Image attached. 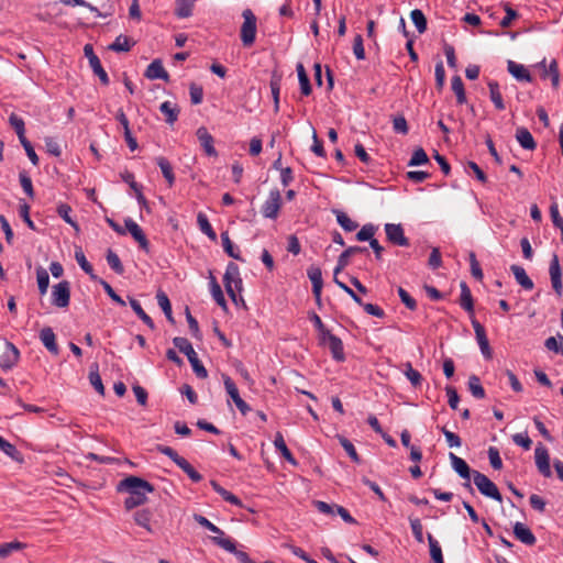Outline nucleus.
<instances>
[{
	"instance_id": "obj_21",
	"label": "nucleus",
	"mask_w": 563,
	"mask_h": 563,
	"mask_svg": "<svg viewBox=\"0 0 563 563\" xmlns=\"http://www.w3.org/2000/svg\"><path fill=\"white\" fill-rule=\"evenodd\" d=\"M145 77L148 79H162L166 82L169 81V75L163 67L161 59H154L145 70Z\"/></svg>"
},
{
	"instance_id": "obj_32",
	"label": "nucleus",
	"mask_w": 563,
	"mask_h": 563,
	"mask_svg": "<svg viewBox=\"0 0 563 563\" xmlns=\"http://www.w3.org/2000/svg\"><path fill=\"white\" fill-rule=\"evenodd\" d=\"M153 517L152 510L145 508L134 512L133 518L137 526L146 529L148 532H153L151 527V519Z\"/></svg>"
},
{
	"instance_id": "obj_13",
	"label": "nucleus",
	"mask_w": 563,
	"mask_h": 563,
	"mask_svg": "<svg viewBox=\"0 0 563 563\" xmlns=\"http://www.w3.org/2000/svg\"><path fill=\"white\" fill-rule=\"evenodd\" d=\"M471 323L474 329L476 341L479 345L483 356L486 360H490L493 357V350L489 345V341L487 339L485 328L475 318H472Z\"/></svg>"
},
{
	"instance_id": "obj_47",
	"label": "nucleus",
	"mask_w": 563,
	"mask_h": 563,
	"mask_svg": "<svg viewBox=\"0 0 563 563\" xmlns=\"http://www.w3.org/2000/svg\"><path fill=\"white\" fill-rule=\"evenodd\" d=\"M89 382L90 384L92 385V387L96 389V391L100 395H104V386L102 384V379H101V376L99 374V371H98V364L95 363L91 367H90V372H89Z\"/></svg>"
},
{
	"instance_id": "obj_58",
	"label": "nucleus",
	"mask_w": 563,
	"mask_h": 563,
	"mask_svg": "<svg viewBox=\"0 0 563 563\" xmlns=\"http://www.w3.org/2000/svg\"><path fill=\"white\" fill-rule=\"evenodd\" d=\"M338 439H339L340 444L344 449V451L351 457V460L355 463H361V457L357 454L353 443L349 439H346L345 437H342V435H339Z\"/></svg>"
},
{
	"instance_id": "obj_14",
	"label": "nucleus",
	"mask_w": 563,
	"mask_h": 563,
	"mask_svg": "<svg viewBox=\"0 0 563 563\" xmlns=\"http://www.w3.org/2000/svg\"><path fill=\"white\" fill-rule=\"evenodd\" d=\"M385 233L388 242L397 246H409V239L406 238L404 228L400 223H386Z\"/></svg>"
},
{
	"instance_id": "obj_5",
	"label": "nucleus",
	"mask_w": 563,
	"mask_h": 563,
	"mask_svg": "<svg viewBox=\"0 0 563 563\" xmlns=\"http://www.w3.org/2000/svg\"><path fill=\"white\" fill-rule=\"evenodd\" d=\"M70 302V283L62 280L52 287V305L57 308H67Z\"/></svg>"
},
{
	"instance_id": "obj_39",
	"label": "nucleus",
	"mask_w": 563,
	"mask_h": 563,
	"mask_svg": "<svg viewBox=\"0 0 563 563\" xmlns=\"http://www.w3.org/2000/svg\"><path fill=\"white\" fill-rule=\"evenodd\" d=\"M221 241H222V246H223V250L224 252L232 258L234 260H238V261H244L241 255H240V252L239 250L234 246V244L232 243L230 236H229V232L228 231H224L221 233Z\"/></svg>"
},
{
	"instance_id": "obj_26",
	"label": "nucleus",
	"mask_w": 563,
	"mask_h": 563,
	"mask_svg": "<svg viewBox=\"0 0 563 563\" xmlns=\"http://www.w3.org/2000/svg\"><path fill=\"white\" fill-rule=\"evenodd\" d=\"M155 162L166 179L168 187H173L176 178L170 162L164 156L156 157Z\"/></svg>"
},
{
	"instance_id": "obj_37",
	"label": "nucleus",
	"mask_w": 563,
	"mask_h": 563,
	"mask_svg": "<svg viewBox=\"0 0 563 563\" xmlns=\"http://www.w3.org/2000/svg\"><path fill=\"white\" fill-rule=\"evenodd\" d=\"M75 260L80 266V268L89 275L90 279L97 280V275L93 274L92 265L87 261L82 250L80 247L76 249L75 251Z\"/></svg>"
},
{
	"instance_id": "obj_48",
	"label": "nucleus",
	"mask_w": 563,
	"mask_h": 563,
	"mask_svg": "<svg viewBox=\"0 0 563 563\" xmlns=\"http://www.w3.org/2000/svg\"><path fill=\"white\" fill-rule=\"evenodd\" d=\"M307 275L312 284V291L313 290H322L323 287V280H322V272L317 266H311L307 269Z\"/></svg>"
},
{
	"instance_id": "obj_11",
	"label": "nucleus",
	"mask_w": 563,
	"mask_h": 563,
	"mask_svg": "<svg viewBox=\"0 0 563 563\" xmlns=\"http://www.w3.org/2000/svg\"><path fill=\"white\" fill-rule=\"evenodd\" d=\"M211 541L213 544L233 553L241 563H256L246 552L238 550L234 541L230 538L211 537Z\"/></svg>"
},
{
	"instance_id": "obj_34",
	"label": "nucleus",
	"mask_w": 563,
	"mask_h": 563,
	"mask_svg": "<svg viewBox=\"0 0 563 563\" xmlns=\"http://www.w3.org/2000/svg\"><path fill=\"white\" fill-rule=\"evenodd\" d=\"M451 88L456 96L457 104L466 103V93L464 89V84L462 78L459 75L452 77Z\"/></svg>"
},
{
	"instance_id": "obj_40",
	"label": "nucleus",
	"mask_w": 563,
	"mask_h": 563,
	"mask_svg": "<svg viewBox=\"0 0 563 563\" xmlns=\"http://www.w3.org/2000/svg\"><path fill=\"white\" fill-rule=\"evenodd\" d=\"M197 223L202 233H205L211 241H217V233L203 212H199L197 214Z\"/></svg>"
},
{
	"instance_id": "obj_62",
	"label": "nucleus",
	"mask_w": 563,
	"mask_h": 563,
	"mask_svg": "<svg viewBox=\"0 0 563 563\" xmlns=\"http://www.w3.org/2000/svg\"><path fill=\"white\" fill-rule=\"evenodd\" d=\"M410 527L413 533V537L418 543H423V527L419 518L409 517Z\"/></svg>"
},
{
	"instance_id": "obj_30",
	"label": "nucleus",
	"mask_w": 563,
	"mask_h": 563,
	"mask_svg": "<svg viewBox=\"0 0 563 563\" xmlns=\"http://www.w3.org/2000/svg\"><path fill=\"white\" fill-rule=\"evenodd\" d=\"M210 484L213 490L218 493L225 501L238 507H243L242 500L238 496L222 487L217 481H211Z\"/></svg>"
},
{
	"instance_id": "obj_50",
	"label": "nucleus",
	"mask_w": 563,
	"mask_h": 563,
	"mask_svg": "<svg viewBox=\"0 0 563 563\" xmlns=\"http://www.w3.org/2000/svg\"><path fill=\"white\" fill-rule=\"evenodd\" d=\"M410 18L412 23L415 24L417 31L422 34L427 31V18L424 13L420 9H413L410 12Z\"/></svg>"
},
{
	"instance_id": "obj_20",
	"label": "nucleus",
	"mask_w": 563,
	"mask_h": 563,
	"mask_svg": "<svg viewBox=\"0 0 563 563\" xmlns=\"http://www.w3.org/2000/svg\"><path fill=\"white\" fill-rule=\"evenodd\" d=\"M461 294L459 303L470 314L471 319L474 318V299L470 287L465 282L460 284Z\"/></svg>"
},
{
	"instance_id": "obj_35",
	"label": "nucleus",
	"mask_w": 563,
	"mask_h": 563,
	"mask_svg": "<svg viewBox=\"0 0 563 563\" xmlns=\"http://www.w3.org/2000/svg\"><path fill=\"white\" fill-rule=\"evenodd\" d=\"M129 303L132 308V310L136 313V316L148 327L151 328L152 330L155 328V324H154V321L152 320V318L144 311V309L142 308L141 303L132 298V297H129Z\"/></svg>"
},
{
	"instance_id": "obj_31",
	"label": "nucleus",
	"mask_w": 563,
	"mask_h": 563,
	"mask_svg": "<svg viewBox=\"0 0 563 563\" xmlns=\"http://www.w3.org/2000/svg\"><path fill=\"white\" fill-rule=\"evenodd\" d=\"M489 97L497 110H505L506 106L499 89V85L495 80L488 81Z\"/></svg>"
},
{
	"instance_id": "obj_57",
	"label": "nucleus",
	"mask_w": 563,
	"mask_h": 563,
	"mask_svg": "<svg viewBox=\"0 0 563 563\" xmlns=\"http://www.w3.org/2000/svg\"><path fill=\"white\" fill-rule=\"evenodd\" d=\"M10 125L14 129L19 141H22L25 137V124L22 118L18 117L16 114L12 113L9 118Z\"/></svg>"
},
{
	"instance_id": "obj_24",
	"label": "nucleus",
	"mask_w": 563,
	"mask_h": 563,
	"mask_svg": "<svg viewBox=\"0 0 563 563\" xmlns=\"http://www.w3.org/2000/svg\"><path fill=\"white\" fill-rule=\"evenodd\" d=\"M515 537L526 545H533L537 539L532 531L523 523L516 522L514 526Z\"/></svg>"
},
{
	"instance_id": "obj_29",
	"label": "nucleus",
	"mask_w": 563,
	"mask_h": 563,
	"mask_svg": "<svg viewBox=\"0 0 563 563\" xmlns=\"http://www.w3.org/2000/svg\"><path fill=\"white\" fill-rule=\"evenodd\" d=\"M274 445H275L276 450L282 454V456L286 461H288L292 465L298 464L297 460L294 457L292 453L287 448L284 437L280 432L276 433L275 440H274Z\"/></svg>"
},
{
	"instance_id": "obj_42",
	"label": "nucleus",
	"mask_w": 563,
	"mask_h": 563,
	"mask_svg": "<svg viewBox=\"0 0 563 563\" xmlns=\"http://www.w3.org/2000/svg\"><path fill=\"white\" fill-rule=\"evenodd\" d=\"M333 212L335 213L338 223L344 231L353 232L357 229L358 223L353 221L345 212L341 210H334Z\"/></svg>"
},
{
	"instance_id": "obj_8",
	"label": "nucleus",
	"mask_w": 563,
	"mask_h": 563,
	"mask_svg": "<svg viewBox=\"0 0 563 563\" xmlns=\"http://www.w3.org/2000/svg\"><path fill=\"white\" fill-rule=\"evenodd\" d=\"M449 459L451 461V465H452L453 470L459 474V476L462 477L463 479H466V482L463 484V486L471 494H474V488L472 487V485L470 483V478H471V476L473 477L474 470H471L468 464L463 459L459 457L457 455H455L452 452L449 454Z\"/></svg>"
},
{
	"instance_id": "obj_46",
	"label": "nucleus",
	"mask_w": 563,
	"mask_h": 563,
	"mask_svg": "<svg viewBox=\"0 0 563 563\" xmlns=\"http://www.w3.org/2000/svg\"><path fill=\"white\" fill-rule=\"evenodd\" d=\"M428 543L432 562L444 563L441 547L431 533H428Z\"/></svg>"
},
{
	"instance_id": "obj_49",
	"label": "nucleus",
	"mask_w": 563,
	"mask_h": 563,
	"mask_svg": "<svg viewBox=\"0 0 563 563\" xmlns=\"http://www.w3.org/2000/svg\"><path fill=\"white\" fill-rule=\"evenodd\" d=\"M194 520L201 527L208 529L210 532L212 533H216L217 536L216 537H221V538H225L224 537V532L219 528L217 527L216 525H213L209 519H207L205 516L202 515H199V514H194Z\"/></svg>"
},
{
	"instance_id": "obj_60",
	"label": "nucleus",
	"mask_w": 563,
	"mask_h": 563,
	"mask_svg": "<svg viewBox=\"0 0 563 563\" xmlns=\"http://www.w3.org/2000/svg\"><path fill=\"white\" fill-rule=\"evenodd\" d=\"M19 179L23 191L31 198L34 199L35 192L33 189V184L31 177L27 175L25 170L20 172Z\"/></svg>"
},
{
	"instance_id": "obj_38",
	"label": "nucleus",
	"mask_w": 563,
	"mask_h": 563,
	"mask_svg": "<svg viewBox=\"0 0 563 563\" xmlns=\"http://www.w3.org/2000/svg\"><path fill=\"white\" fill-rule=\"evenodd\" d=\"M134 43H131L129 36L120 34L115 37L114 42L108 46L110 51L117 53L129 52Z\"/></svg>"
},
{
	"instance_id": "obj_54",
	"label": "nucleus",
	"mask_w": 563,
	"mask_h": 563,
	"mask_svg": "<svg viewBox=\"0 0 563 563\" xmlns=\"http://www.w3.org/2000/svg\"><path fill=\"white\" fill-rule=\"evenodd\" d=\"M280 77L274 75L271 79L269 87L274 100V112L279 111V93H280Z\"/></svg>"
},
{
	"instance_id": "obj_3",
	"label": "nucleus",
	"mask_w": 563,
	"mask_h": 563,
	"mask_svg": "<svg viewBox=\"0 0 563 563\" xmlns=\"http://www.w3.org/2000/svg\"><path fill=\"white\" fill-rule=\"evenodd\" d=\"M473 481L482 495L499 503L503 501V496L498 487L485 474L478 471H473Z\"/></svg>"
},
{
	"instance_id": "obj_19",
	"label": "nucleus",
	"mask_w": 563,
	"mask_h": 563,
	"mask_svg": "<svg viewBox=\"0 0 563 563\" xmlns=\"http://www.w3.org/2000/svg\"><path fill=\"white\" fill-rule=\"evenodd\" d=\"M366 252H367V247H365V246H358V245L349 246L345 251H343L339 255L338 263H336V266L333 272V277H338V274L349 265L350 257L352 255L366 253Z\"/></svg>"
},
{
	"instance_id": "obj_4",
	"label": "nucleus",
	"mask_w": 563,
	"mask_h": 563,
	"mask_svg": "<svg viewBox=\"0 0 563 563\" xmlns=\"http://www.w3.org/2000/svg\"><path fill=\"white\" fill-rule=\"evenodd\" d=\"M244 22L241 26V41L245 47H250L254 44L256 38V16L251 9H245L242 12Z\"/></svg>"
},
{
	"instance_id": "obj_10",
	"label": "nucleus",
	"mask_w": 563,
	"mask_h": 563,
	"mask_svg": "<svg viewBox=\"0 0 563 563\" xmlns=\"http://www.w3.org/2000/svg\"><path fill=\"white\" fill-rule=\"evenodd\" d=\"M282 207V195L278 189L269 191L267 200L262 206V213L265 218L276 219Z\"/></svg>"
},
{
	"instance_id": "obj_15",
	"label": "nucleus",
	"mask_w": 563,
	"mask_h": 563,
	"mask_svg": "<svg viewBox=\"0 0 563 563\" xmlns=\"http://www.w3.org/2000/svg\"><path fill=\"white\" fill-rule=\"evenodd\" d=\"M549 274L554 292L561 297L563 294L562 268L560 265L559 256L556 254L552 255Z\"/></svg>"
},
{
	"instance_id": "obj_27",
	"label": "nucleus",
	"mask_w": 563,
	"mask_h": 563,
	"mask_svg": "<svg viewBox=\"0 0 563 563\" xmlns=\"http://www.w3.org/2000/svg\"><path fill=\"white\" fill-rule=\"evenodd\" d=\"M510 271L512 272L516 282L526 290H531L534 286L532 279L527 275L523 267L519 265H511Z\"/></svg>"
},
{
	"instance_id": "obj_9",
	"label": "nucleus",
	"mask_w": 563,
	"mask_h": 563,
	"mask_svg": "<svg viewBox=\"0 0 563 563\" xmlns=\"http://www.w3.org/2000/svg\"><path fill=\"white\" fill-rule=\"evenodd\" d=\"M222 378H223L224 388H225L228 395L233 400V402L235 404V406L240 410V412L243 416H245L249 411H251L250 406L241 398L239 389H238L235 383L233 382V379L227 374H223Z\"/></svg>"
},
{
	"instance_id": "obj_43",
	"label": "nucleus",
	"mask_w": 563,
	"mask_h": 563,
	"mask_svg": "<svg viewBox=\"0 0 563 563\" xmlns=\"http://www.w3.org/2000/svg\"><path fill=\"white\" fill-rule=\"evenodd\" d=\"M468 390L473 395V397L477 399H483L486 396L485 389L481 384L479 377L476 375H471L467 382Z\"/></svg>"
},
{
	"instance_id": "obj_33",
	"label": "nucleus",
	"mask_w": 563,
	"mask_h": 563,
	"mask_svg": "<svg viewBox=\"0 0 563 563\" xmlns=\"http://www.w3.org/2000/svg\"><path fill=\"white\" fill-rule=\"evenodd\" d=\"M159 110L166 117V123L172 125L178 120L179 109L177 108L176 104H173L170 101H164L159 106Z\"/></svg>"
},
{
	"instance_id": "obj_53",
	"label": "nucleus",
	"mask_w": 563,
	"mask_h": 563,
	"mask_svg": "<svg viewBox=\"0 0 563 563\" xmlns=\"http://www.w3.org/2000/svg\"><path fill=\"white\" fill-rule=\"evenodd\" d=\"M177 466L181 468L194 483L202 481V475L196 471L185 457L177 464Z\"/></svg>"
},
{
	"instance_id": "obj_17",
	"label": "nucleus",
	"mask_w": 563,
	"mask_h": 563,
	"mask_svg": "<svg viewBox=\"0 0 563 563\" xmlns=\"http://www.w3.org/2000/svg\"><path fill=\"white\" fill-rule=\"evenodd\" d=\"M536 465L540 474L544 477H551L552 472L550 467V456L545 446L541 443L536 448L534 451Z\"/></svg>"
},
{
	"instance_id": "obj_2",
	"label": "nucleus",
	"mask_w": 563,
	"mask_h": 563,
	"mask_svg": "<svg viewBox=\"0 0 563 563\" xmlns=\"http://www.w3.org/2000/svg\"><path fill=\"white\" fill-rule=\"evenodd\" d=\"M174 345L184 353L189 363L191 364L192 371L199 378H207L208 377V371L202 365V363L199 361L197 353L195 352L191 343L188 341V339L183 336H176L173 339Z\"/></svg>"
},
{
	"instance_id": "obj_16",
	"label": "nucleus",
	"mask_w": 563,
	"mask_h": 563,
	"mask_svg": "<svg viewBox=\"0 0 563 563\" xmlns=\"http://www.w3.org/2000/svg\"><path fill=\"white\" fill-rule=\"evenodd\" d=\"M124 224H125L126 231L130 232L132 238L139 243L140 247L143 251H145L146 253H148L150 252V242H148L145 233L141 229V227L135 221H133L131 218L125 219Z\"/></svg>"
},
{
	"instance_id": "obj_7",
	"label": "nucleus",
	"mask_w": 563,
	"mask_h": 563,
	"mask_svg": "<svg viewBox=\"0 0 563 563\" xmlns=\"http://www.w3.org/2000/svg\"><path fill=\"white\" fill-rule=\"evenodd\" d=\"M85 56L88 58L89 65L96 76L100 79V82L104 86H108L110 80L107 71L101 65L99 57L95 54L93 47L91 44H86L84 46Z\"/></svg>"
},
{
	"instance_id": "obj_22",
	"label": "nucleus",
	"mask_w": 563,
	"mask_h": 563,
	"mask_svg": "<svg viewBox=\"0 0 563 563\" xmlns=\"http://www.w3.org/2000/svg\"><path fill=\"white\" fill-rule=\"evenodd\" d=\"M196 135L207 155H209V156L218 155V153L213 146V142H214L213 136L208 132L207 128H205V126L198 128Z\"/></svg>"
},
{
	"instance_id": "obj_41",
	"label": "nucleus",
	"mask_w": 563,
	"mask_h": 563,
	"mask_svg": "<svg viewBox=\"0 0 563 563\" xmlns=\"http://www.w3.org/2000/svg\"><path fill=\"white\" fill-rule=\"evenodd\" d=\"M297 74L301 93L303 96H309L312 91L310 79L306 73L303 65L300 63L297 65Z\"/></svg>"
},
{
	"instance_id": "obj_56",
	"label": "nucleus",
	"mask_w": 563,
	"mask_h": 563,
	"mask_svg": "<svg viewBox=\"0 0 563 563\" xmlns=\"http://www.w3.org/2000/svg\"><path fill=\"white\" fill-rule=\"evenodd\" d=\"M57 214L73 228L78 230V223L70 217L71 207L67 203H59L56 209Z\"/></svg>"
},
{
	"instance_id": "obj_59",
	"label": "nucleus",
	"mask_w": 563,
	"mask_h": 563,
	"mask_svg": "<svg viewBox=\"0 0 563 563\" xmlns=\"http://www.w3.org/2000/svg\"><path fill=\"white\" fill-rule=\"evenodd\" d=\"M429 163V157L422 147H418L413 151L412 156L408 163V166H420Z\"/></svg>"
},
{
	"instance_id": "obj_44",
	"label": "nucleus",
	"mask_w": 563,
	"mask_h": 563,
	"mask_svg": "<svg viewBox=\"0 0 563 563\" xmlns=\"http://www.w3.org/2000/svg\"><path fill=\"white\" fill-rule=\"evenodd\" d=\"M210 287H211V295H212L214 301L222 309L227 310L228 309V305H227V300L224 298L223 291H222L220 285L218 284L217 279L213 276H211Z\"/></svg>"
},
{
	"instance_id": "obj_28",
	"label": "nucleus",
	"mask_w": 563,
	"mask_h": 563,
	"mask_svg": "<svg viewBox=\"0 0 563 563\" xmlns=\"http://www.w3.org/2000/svg\"><path fill=\"white\" fill-rule=\"evenodd\" d=\"M516 139L521 145L522 148L533 151L537 147V143L532 136V134L529 132L526 128H518L516 131Z\"/></svg>"
},
{
	"instance_id": "obj_63",
	"label": "nucleus",
	"mask_w": 563,
	"mask_h": 563,
	"mask_svg": "<svg viewBox=\"0 0 563 563\" xmlns=\"http://www.w3.org/2000/svg\"><path fill=\"white\" fill-rule=\"evenodd\" d=\"M309 320L313 323L314 328L318 331V339L323 336L324 334H328L330 332L324 323L322 322L321 318L316 312H309L308 313Z\"/></svg>"
},
{
	"instance_id": "obj_52",
	"label": "nucleus",
	"mask_w": 563,
	"mask_h": 563,
	"mask_svg": "<svg viewBox=\"0 0 563 563\" xmlns=\"http://www.w3.org/2000/svg\"><path fill=\"white\" fill-rule=\"evenodd\" d=\"M376 230L377 227L372 223L364 224L356 233L355 238L360 242L368 241L371 243V240H376L374 238Z\"/></svg>"
},
{
	"instance_id": "obj_18",
	"label": "nucleus",
	"mask_w": 563,
	"mask_h": 563,
	"mask_svg": "<svg viewBox=\"0 0 563 563\" xmlns=\"http://www.w3.org/2000/svg\"><path fill=\"white\" fill-rule=\"evenodd\" d=\"M20 360V351L18 347L9 342L5 341V351L0 356V366L3 369H11Z\"/></svg>"
},
{
	"instance_id": "obj_1",
	"label": "nucleus",
	"mask_w": 563,
	"mask_h": 563,
	"mask_svg": "<svg viewBox=\"0 0 563 563\" xmlns=\"http://www.w3.org/2000/svg\"><path fill=\"white\" fill-rule=\"evenodd\" d=\"M117 489L130 494L124 500V508L132 510L147 501L146 493H153L154 486L141 477L131 475L122 479Z\"/></svg>"
},
{
	"instance_id": "obj_64",
	"label": "nucleus",
	"mask_w": 563,
	"mask_h": 563,
	"mask_svg": "<svg viewBox=\"0 0 563 563\" xmlns=\"http://www.w3.org/2000/svg\"><path fill=\"white\" fill-rule=\"evenodd\" d=\"M405 375L415 387L420 386L423 380L422 375L417 369L412 368L410 363H407Z\"/></svg>"
},
{
	"instance_id": "obj_45",
	"label": "nucleus",
	"mask_w": 563,
	"mask_h": 563,
	"mask_svg": "<svg viewBox=\"0 0 563 563\" xmlns=\"http://www.w3.org/2000/svg\"><path fill=\"white\" fill-rule=\"evenodd\" d=\"M195 0H176L175 14L180 18H189L192 14Z\"/></svg>"
},
{
	"instance_id": "obj_55",
	"label": "nucleus",
	"mask_w": 563,
	"mask_h": 563,
	"mask_svg": "<svg viewBox=\"0 0 563 563\" xmlns=\"http://www.w3.org/2000/svg\"><path fill=\"white\" fill-rule=\"evenodd\" d=\"M106 258L108 265L113 272H115L119 275H122L124 273V267L115 252H113L112 250H108Z\"/></svg>"
},
{
	"instance_id": "obj_61",
	"label": "nucleus",
	"mask_w": 563,
	"mask_h": 563,
	"mask_svg": "<svg viewBox=\"0 0 563 563\" xmlns=\"http://www.w3.org/2000/svg\"><path fill=\"white\" fill-rule=\"evenodd\" d=\"M25 544L19 541H12L0 544V558L9 556L13 551L22 550Z\"/></svg>"
},
{
	"instance_id": "obj_25",
	"label": "nucleus",
	"mask_w": 563,
	"mask_h": 563,
	"mask_svg": "<svg viewBox=\"0 0 563 563\" xmlns=\"http://www.w3.org/2000/svg\"><path fill=\"white\" fill-rule=\"evenodd\" d=\"M507 69L517 80L527 82L532 81V77L529 70L521 64H517L514 60H508Z\"/></svg>"
},
{
	"instance_id": "obj_6",
	"label": "nucleus",
	"mask_w": 563,
	"mask_h": 563,
	"mask_svg": "<svg viewBox=\"0 0 563 563\" xmlns=\"http://www.w3.org/2000/svg\"><path fill=\"white\" fill-rule=\"evenodd\" d=\"M319 343L321 345H328L334 361L340 363L345 361L343 342L339 336L328 332V334L319 339Z\"/></svg>"
},
{
	"instance_id": "obj_36",
	"label": "nucleus",
	"mask_w": 563,
	"mask_h": 563,
	"mask_svg": "<svg viewBox=\"0 0 563 563\" xmlns=\"http://www.w3.org/2000/svg\"><path fill=\"white\" fill-rule=\"evenodd\" d=\"M156 299H157V303L162 308L166 319L170 323L174 324L175 323V319L173 317L172 305H170L168 296L164 291L159 290L156 294Z\"/></svg>"
},
{
	"instance_id": "obj_12",
	"label": "nucleus",
	"mask_w": 563,
	"mask_h": 563,
	"mask_svg": "<svg viewBox=\"0 0 563 563\" xmlns=\"http://www.w3.org/2000/svg\"><path fill=\"white\" fill-rule=\"evenodd\" d=\"M223 283L225 290L230 297L231 300H235L236 294L234 292L232 283H236L239 285L242 284V278L240 276V268L234 262H230L227 266L224 276H223Z\"/></svg>"
},
{
	"instance_id": "obj_23",
	"label": "nucleus",
	"mask_w": 563,
	"mask_h": 563,
	"mask_svg": "<svg viewBox=\"0 0 563 563\" xmlns=\"http://www.w3.org/2000/svg\"><path fill=\"white\" fill-rule=\"evenodd\" d=\"M40 340L43 345L54 355H57L59 352L58 345L56 343V335L52 328L45 327L40 332Z\"/></svg>"
},
{
	"instance_id": "obj_51",
	"label": "nucleus",
	"mask_w": 563,
	"mask_h": 563,
	"mask_svg": "<svg viewBox=\"0 0 563 563\" xmlns=\"http://www.w3.org/2000/svg\"><path fill=\"white\" fill-rule=\"evenodd\" d=\"M36 279H37V287L38 291L42 296H44L47 292L48 286H49V275L48 272L43 268L42 266L36 268Z\"/></svg>"
}]
</instances>
